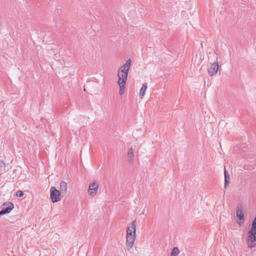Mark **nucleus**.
<instances>
[{
	"label": "nucleus",
	"instance_id": "aec40b11",
	"mask_svg": "<svg viewBox=\"0 0 256 256\" xmlns=\"http://www.w3.org/2000/svg\"><path fill=\"white\" fill-rule=\"evenodd\" d=\"M90 196H93V194H94V193L90 192Z\"/></svg>",
	"mask_w": 256,
	"mask_h": 256
},
{
	"label": "nucleus",
	"instance_id": "7ed1b4c3",
	"mask_svg": "<svg viewBox=\"0 0 256 256\" xmlns=\"http://www.w3.org/2000/svg\"><path fill=\"white\" fill-rule=\"evenodd\" d=\"M244 208L242 205H240L236 207V216L237 218V223L242 226L244 222Z\"/></svg>",
	"mask_w": 256,
	"mask_h": 256
},
{
	"label": "nucleus",
	"instance_id": "6e6552de",
	"mask_svg": "<svg viewBox=\"0 0 256 256\" xmlns=\"http://www.w3.org/2000/svg\"><path fill=\"white\" fill-rule=\"evenodd\" d=\"M61 193H50V198L53 203L57 202L61 200Z\"/></svg>",
	"mask_w": 256,
	"mask_h": 256
},
{
	"label": "nucleus",
	"instance_id": "2eb2a0df",
	"mask_svg": "<svg viewBox=\"0 0 256 256\" xmlns=\"http://www.w3.org/2000/svg\"><path fill=\"white\" fill-rule=\"evenodd\" d=\"M249 230L256 232V216L254 218Z\"/></svg>",
	"mask_w": 256,
	"mask_h": 256
},
{
	"label": "nucleus",
	"instance_id": "6ab92c4d",
	"mask_svg": "<svg viewBox=\"0 0 256 256\" xmlns=\"http://www.w3.org/2000/svg\"><path fill=\"white\" fill-rule=\"evenodd\" d=\"M24 194V193H16V196L17 197L21 198L22 197Z\"/></svg>",
	"mask_w": 256,
	"mask_h": 256
},
{
	"label": "nucleus",
	"instance_id": "4468645a",
	"mask_svg": "<svg viewBox=\"0 0 256 256\" xmlns=\"http://www.w3.org/2000/svg\"><path fill=\"white\" fill-rule=\"evenodd\" d=\"M180 252L178 248L174 247L173 248L172 251L170 256H178V254H180Z\"/></svg>",
	"mask_w": 256,
	"mask_h": 256
},
{
	"label": "nucleus",
	"instance_id": "423d86ee",
	"mask_svg": "<svg viewBox=\"0 0 256 256\" xmlns=\"http://www.w3.org/2000/svg\"><path fill=\"white\" fill-rule=\"evenodd\" d=\"M219 66L218 63H213L208 70V74L210 76H212L216 74L218 70Z\"/></svg>",
	"mask_w": 256,
	"mask_h": 256
},
{
	"label": "nucleus",
	"instance_id": "20e7f679",
	"mask_svg": "<svg viewBox=\"0 0 256 256\" xmlns=\"http://www.w3.org/2000/svg\"><path fill=\"white\" fill-rule=\"evenodd\" d=\"M2 210L0 211V216L9 214L14 208V204L10 202H4L1 206Z\"/></svg>",
	"mask_w": 256,
	"mask_h": 256
},
{
	"label": "nucleus",
	"instance_id": "dca6fc26",
	"mask_svg": "<svg viewBox=\"0 0 256 256\" xmlns=\"http://www.w3.org/2000/svg\"><path fill=\"white\" fill-rule=\"evenodd\" d=\"M5 164L2 161H0V172H4L5 170Z\"/></svg>",
	"mask_w": 256,
	"mask_h": 256
},
{
	"label": "nucleus",
	"instance_id": "f257e3e1",
	"mask_svg": "<svg viewBox=\"0 0 256 256\" xmlns=\"http://www.w3.org/2000/svg\"><path fill=\"white\" fill-rule=\"evenodd\" d=\"M136 221L134 220L130 223L126 230V246L128 250L132 249L134 246L136 237Z\"/></svg>",
	"mask_w": 256,
	"mask_h": 256
},
{
	"label": "nucleus",
	"instance_id": "412c9836",
	"mask_svg": "<svg viewBox=\"0 0 256 256\" xmlns=\"http://www.w3.org/2000/svg\"><path fill=\"white\" fill-rule=\"evenodd\" d=\"M16 192H22V190H18Z\"/></svg>",
	"mask_w": 256,
	"mask_h": 256
},
{
	"label": "nucleus",
	"instance_id": "f8f14e48",
	"mask_svg": "<svg viewBox=\"0 0 256 256\" xmlns=\"http://www.w3.org/2000/svg\"><path fill=\"white\" fill-rule=\"evenodd\" d=\"M60 192H66L67 190V184L64 182L62 181L60 184Z\"/></svg>",
	"mask_w": 256,
	"mask_h": 256
},
{
	"label": "nucleus",
	"instance_id": "ddd939ff",
	"mask_svg": "<svg viewBox=\"0 0 256 256\" xmlns=\"http://www.w3.org/2000/svg\"><path fill=\"white\" fill-rule=\"evenodd\" d=\"M224 188H226V186L228 185L230 183V178L228 174L226 169L224 168Z\"/></svg>",
	"mask_w": 256,
	"mask_h": 256
},
{
	"label": "nucleus",
	"instance_id": "0eeeda50",
	"mask_svg": "<svg viewBox=\"0 0 256 256\" xmlns=\"http://www.w3.org/2000/svg\"><path fill=\"white\" fill-rule=\"evenodd\" d=\"M131 60L130 59L128 60L125 64L120 66L118 72H128L130 68V66Z\"/></svg>",
	"mask_w": 256,
	"mask_h": 256
},
{
	"label": "nucleus",
	"instance_id": "f3484780",
	"mask_svg": "<svg viewBox=\"0 0 256 256\" xmlns=\"http://www.w3.org/2000/svg\"><path fill=\"white\" fill-rule=\"evenodd\" d=\"M119 86H120V91H119V93H120V95H122V94L124 92V89L125 88V86H124V87H122V85H121V84H118Z\"/></svg>",
	"mask_w": 256,
	"mask_h": 256
},
{
	"label": "nucleus",
	"instance_id": "1a4fd4ad",
	"mask_svg": "<svg viewBox=\"0 0 256 256\" xmlns=\"http://www.w3.org/2000/svg\"><path fill=\"white\" fill-rule=\"evenodd\" d=\"M128 160L130 162H132L134 160V150L132 148H130L128 149Z\"/></svg>",
	"mask_w": 256,
	"mask_h": 256
},
{
	"label": "nucleus",
	"instance_id": "a211bd4d",
	"mask_svg": "<svg viewBox=\"0 0 256 256\" xmlns=\"http://www.w3.org/2000/svg\"><path fill=\"white\" fill-rule=\"evenodd\" d=\"M50 192H60L54 186L51 187Z\"/></svg>",
	"mask_w": 256,
	"mask_h": 256
},
{
	"label": "nucleus",
	"instance_id": "9d476101",
	"mask_svg": "<svg viewBox=\"0 0 256 256\" xmlns=\"http://www.w3.org/2000/svg\"><path fill=\"white\" fill-rule=\"evenodd\" d=\"M98 184L96 182H94L90 184L88 191L94 190L96 192L98 190Z\"/></svg>",
	"mask_w": 256,
	"mask_h": 256
},
{
	"label": "nucleus",
	"instance_id": "f03ea898",
	"mask_svg": "<svg viewBox=\"0 0 256 256\" xmlns=\"http://www.w3.org/2000/svg\"><path fill=\"white\" fill-rule=\"evenodd\" d=\"M247 246L252 248L256 246V232L248 230L246 236Z\"/></svg>",
	"mask_w": 256,
	"mask_h": 256
},
{
	"label": "nucleus",
	"instance_id": "9b49d317",
	"mask_svg": "<svg viewBox=\"0 0 256 256\" xmlns=\"http://www.w3.org/2000/svg\"><path fill=\"white\" fill-rule=\"evenodd\" d=\"M147 89V84L144 83L140 91V96L143 97L145 94V92Z\"/></svg>",
	"mask_w": 256,
	"mask_h": 256
},
{
	"label": "nucleus",
	"instance_id": "39448f33",
	"mask_svg": "<svg viewBox=\"0 0 256 256\" xmlns=\"http://www.w3.org/2000/svg\"><path fill=\"white\" fill-rule=\"evenodd\" d=\"M128 74V72H118V84H121L122 87H124V86H126V82L127 80Z\"/></svg>",
	"mask_w": 256,
	"mask_h": 256
}]
</instances>
